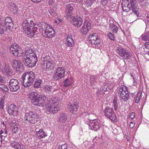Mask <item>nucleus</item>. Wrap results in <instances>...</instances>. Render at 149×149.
Listing matches in <instances>:
<instances>
[{
    "label": "nucleus",
    "instance_id": "1",
    "mask_svg": "<svg viewBox=\"0 0 149 149\" xmlns=\"http://www.w3.org/2000/svg\"><path fill=\"white\" fill-rule=\"evenodd\" d=\"M36 25L35 24L33 23V21L31 20H24L22 24L23 32L31 36H34L35 34L34 31L38 29L37 26L40 27L38 24L37 25V26H34Z\"/></svg>",
    "mask_w": 149,
    "mask_h": 149
},
{
    "label": "nucleus",
    "instance_id": "2",
    "mask_svg": "<svg viewBox=\"0 0 149 149\" xmlns=\"http://www.w3.org/2000/svg\"><path fill=\"white\" fill-rule=\"evenodd\" d=\"M35 77V74L33 72H26L22 75L21 81L25 87H27L32 84Z\"/></svg>",
    "mask_w": 149,
    "mask_h": 149
},
{
    "label": "nucleus",
    "instance_id": "3",
    "mask_svg": "<svg viewBox=\"0 0 149 149\" xmlns=\"http://www.w3.org/2000/svg\"><path fill=\"white\" fill-rule=\"evenodd\" d=\"M13 24L12 22V19L10 17H7L5 20V24L4 22L0 20V33H3L4 31V28L6 30L9 29L10 31L13 26Z\"/></svg>",
    "mask_w": 149,
    "mask_h": 149
},
{
    "label": "nucleus",
    "instance_id": "4",
    "mask_svg": "<svg viewBox=\"0 0 149 149\" xmlns=\"http://www.w3.org/2000/svg\"><path fill=\"white\" fill-rule=\"evenodd\" d=\"M39 119V116L37 113L35 112L29 111L25 113L24 118L26 123L29 122L31 124H35Z\"/></svg>",
    "mask_w": 149,
    "mask_h": 149
},
{
    "label": "nucleus",
    "instance_id": "5",
    "mask_svg": "<svg viewBox=\"0 0 149 149\" xmlns=\"http://www.w3.org/2000/svg\"><path fill=\"white\" fill-rule=\"evenodd\" d=\"M32 56V55L30 56H24L22 58V61L25 65L28 67H33L37 62V58H35V56L33 57Z\"/></svg>",
    "mask_w": 149,
    "mask_h": 149
},
{
    "label": "nucleus",
    "instance_id": "6",
    "mask_svg": "<svg viewBox=\"0 0 149 149\" xmlns=\"http://www.w3.org/2000/svg\"><path fill=\"white\" fill-rule=\"evenodd\" d=\"M116 51L117 54L124 59H129L132 56L131 53L120 47H117L116 49Z\"/></svg>",
    "mask_w": 149,
    "mask_h": 149
},
{
    "label": "nucleus",
    "instance_id": "7",
    "mask_svg": "<svg viewBox=\"0 0 149 149\" xmlns=\"http://www.w3.org/2000/svg\"><path fill=\"white\" fill-rule=\"evenodd\" d=\"M39 96L38 93L33 92L30 93L28 95L29 98L33 104L41 106L42 105V102L39 99Z\"/></svg>",
    "mask_w": 149,
    "mask_h": 149
},
{
    "label": "nucleus",
    "instance_id": "8",
    "mask_svg": "<svg viewBox=\"0 0 149 149\" xmlns=\"http://www.w3.org/2000/svg\"><path fill=\"white\" fill-rule=\"evenodd\" d=\"M65 70L64 68L58 67L54 71L55 74L53 78L56 80L60 79L65 76Z\"/></svg>",
    "mask_w": 149,
    "mask_h": 149
},
{
    "label": "nucleus",
    "instance_id": "9",
    "mask_svg": "<svg viewBox=\"0 0 149 149\" xmlns=\"http://www.w3.org/2000/svg\"><path fill=\"white\" fill-rule=\"evenodd\" d=\"M20 86L19 81L17 79L13 78L10 80L9 87L10 91L11 92L17 91L19 89Z\"/></svg>",
    "mask_w": 149,
    "mask_h": 149
},
{
    "label": "nucleus",
    "instance_id": "10",
    "mask_svg": "<svg viewBox=\"0 0 149 149\" xmlns=\"http://www.w3.org/2000/svg\"><path fill=\"white\" fill-rule=\"evenodd\" d=\"M104 112L106 116L112 121H115L117 120L115 114L111 108L106 107L104 110Z\"/></svg>",
    "mask_w": 149,
    "mask_h": 149
},
{
    "label": "nucleus",
    "instance_id": "11",
    "mask_svg": "<svg viewBox=\"0 0 149 149\" xmlns=\"http://www.w3.org/2000/svg\"><path fill=\"white\" fill-rule=\"evenodd\" d=\"M8 112L10 115L16 116L18 113V107L14 104H8L7 107Z\"/></svg>",
    "mask_w": 149,
    "mask_h": 149
},
{
    "label": "nucleus",
    "instance_id": "12",
    "mask_svg": "<svg viewBox=\"0 0 149 149\" xmlns=\"http://www.w3.org/2000/svg\"><path fill=\"white\" fill-rule=\"evenodd\" d=\"M18 45L15 44L11 46L10 50L11 52L15 56L20 57L22 56V51Z\"/></svg>",
    "mask_w": 149,
    "mask_h": 149
},
{
    "label": "nucleus",
    "instance_id": "13",
    "mask_svg": "<svg viewBox=\"0 0 149 149\" xmlns=\"http://www.w3.org/2000/svg\"><path fill=\"white\" fill-rule=\"evenodd\" d=\"M88 126L89 129L95 131L97 130L100 127V121L98 119L91 120Z\"/></svg>",
    "mask_w": 149,
    "mask_h": 149
},
{
    "label": "nucleus",
    "instance_id": "14",
    "mask_svg": "<svg viewBox=\"0 0 149 149\" xmlns=\"http://www.w3.org/2000/svg\"><path fill=\"white\" fill-rule=\"evenodd\" d=\"M10 62L11 65L17 71H20L23 70V64L20 61L15 59L11 61Z\"/></svg>",
    "mask_w": 149,
    "mask_h": 149
},
{
    "label": "nucleus",
    "instance_id": "15",
    "mask_svg": "<svg viewBox=\"0 0 149 149\" xmlns=\"http://www.w3.org/2000/svg\"><path fill=\"white\" fill-rule=\"evenodd\" d=\"M46 109L47 113H57L59 110V107L56 104H48Z\"/></svg>",
    "mask_w": 149,
    "mask_h": 149
},
{
    "label": "nucleus",
    "instance_id": "16",
    "mask_svg": "<svg viewBox=\"0 0 149 149\" xmlns=\"http://www.w3.org/2000/svg\"><path fill=\"white\" fill-rule=\"evenodd\" d=\"M68 20H70L71 23L73 25L78 27H80L83 22V20L80 17L76 18L73 16L69 18Z\"/></svg>",
    "mask_w": 149,
    "mask_h": 149
},
{
    "label": "nucleus",
    "instance_id": "17",
    "mask_svg": "<svg viewBox=\"0 0 149 149\" xmlns=\"http://www.w3.org/2000/svg\"><path fill=\"white\" fill-rule=\"evenodd\" d=\"M91 28V26L90 22L88 21H86L84 23L82 28L81 29V33L84 35H86Z\"/></svg>",
    "mask_w": 149,
    "mask_h": 149
},
{
    "label": "nucleus",
    "instance_id": "18",
    "mask_svg": "<svg viewBox=\"0 0 149 149\" xmlns=\"http://www.w3.org/2000/svg\"><path fill=\"white\" fill-rule=\"evenodd\" d=\"M11 146L15 149H26V147L23 144L15 141L11 143Z\"/></svg>",
    "mask_w": 149,
    "mask_h": 149
},
{
    "label": "nucleus",
    "instance_id": "19",
    "mask_svg": "<svg viewBox=\"0 0 149 149\" xmlns=\"http://www.w3.org/2000/svg\"><path fill=\"white\" fill-rule=\"evenodd\" d=\"M68 107L69 108L70 111L72 113L76 112L78 107V103L77 102H74L73 104L70 103L68 105Z\"/></svg>",
    "mask_w": 149,
    "mask_h": 149
},
{
    "label": "nucleus",
    "instance_id": "20",
    "mask_svg": "<svg viewBox=\"0 0 149 149\" xmlns=\"http://www.w3.org/2000/svg\"><path fill=\"white\" fill-rule=\"evenodd\" d=\"M54 63L52 60L43 65V68L46 70H50L53 69Z\"/></svg>",
    "mask_w": 149,
    "mask_h": 149
},
{
    "label": "nucleus",
    "instance_id": "21",
    "mask_svg": "<svg viewBox=\"0 0 149 149\" xmlns=\"http://www.w3.org/2000/svg\"><path fill=\"white\" fill-rule=\"evenodd\" d=\"M73 8L71 5L69 4L67 6L66 10V18L69 19V18L73 16L71 15V13L73 10Z\"/></svg>",
    "mask_w": 149,
    "mask_h": 149
},
{
    "label": "nucleus",
    "instance_id": "22",
    "mask_svg": "<svg viewBox=\"0 0 149 149\" xmlns=\"http://www.w3.org/2000/svg\"><path fill=\"white\" fill-rule=\"evenodd\" d=\"M25 51L26 54L24 56H32L33 57L35 56L36 58H37V56L36 54L34 53V51L32 49H30L29 48L26 47L25 49Z\"/></svg>",
    "mask_w": 149,
    "mask_h": 149
},
{
    "label": "nucleus",
    "instance_id": "23",
    "mask_svg": "<svg viewBox=\"0 0 149 149\" xmlns=\"http://www.w3.org/2000/svg\"><path fill=\"white\" fill-rule=\"evenodd\" d=\"M8 9L13 14L17 15L18 14V10L16 6L13 3H11L8 7Z\"/></svg>",
    "mask_w": 149,
    "mask_h": 149
},
{
    "label": "nucleus",
    "instance_id": "24",
    "mask_svg": "<svg viewBox=\"0 0 149 149\" xmlns=\"http://www.w3.org/2000/svg\"><path fill=\"white\" fill-rule=\"evenodd\" d=\"M4 67L2 70L3 73L10 76L12 74L11 70L10 68L7 64H5L3 65Z\"/></svg>",
    "mask_w": 149,
    "mask_h": 149
},
{
    "label": "nucleus",
    "instance_id": "25",
    "mask_svg": "<svg viewBox=\"0 0 149 149\" xmlns=\"http://www.w3.org/2000/svg\"><path fill=\"white\" fill-rule=\"evenodd\" d=\"M67 119V116L64 113H61L59 116L58 121L60 123H65Z\"/></svg>",
    "mask_w": 149,
    "mask_h": 149
},
{
    "label": "nucleus",
    "instance_id": "26",
    "mask_svg": "<svg viewBox=\"0 0 149 149\" xmlns=\"http://www.w3.org/2000/svg\"><path fill=\"white\" fill-rule=\"evenodd\" d=\"M119 96L120 99L121 100H123L124 101H126L129 98V95L128 93H123L119 94Z\"/></svg>",
    "mask_w": 149,
    "mask_h": 149
},
{
    "label": "nucleus",
    "instance_id": "27",
    "mask_svg": "<svg viewBox=\"0 0 149 149\" xmlns=\"http://www.w3.org/2000/svg\"><path fill=\"white\" fill-rule=\"evenodd\" d=\"M43 89L46 92L48 93H51L55 91L53 87L49 85H46L44 87Z\"/></svg>",
    "mask_w": 149,
    "mask_h": 149
},
{
    "label": "nucleus",
    "instance_id": "28",
    "mask_svg": "<svg viewBox=\"0 0 149 149\" xmlns=\"http://www.w3.org/2000/svg\"><path fill=\"white\" fill-rule=\"evenodd\" d=\"M36 135L40 139L45 138L47 136L42 129H40L39 131H37L36 133Z\"/></svg>",
    "mask_w": 149,
    "mask_h": 149
},
{
    "label": "nucleus",
    "instance_id": "29",
    "mask_svg": "<svg viewBox=\"0 0 149 149\" xmlns=\"http://www.w3.org/2000/svg\"><path fill=\"white\" fill-rule=\"evenodd\" d=\"M65 42L68 47H72L74 45V41L72 38H66Z\"/></svg>",
    "mask_w": 149,
    "mask_h": 149
},
{
    "label": "nucleus",
    "instance_id": "30",
    "mask_svg": "<svg viewBox=\"0 0 149 149\" xmlns=\"http://www.w3.org/2000/svg\"><path fill=\"white\" fill-rule=\"evenodd\" d=\"M124 2H123L122 3V7L124 11L127 12H129L130 11L132 10V9L130 7H129L128 6V5L124 4Z\"/></svg>",
    "mask_w": 149,
    "mask_h": 149
},
{
    "label": "nucleus",
    "instance_id": "31",
    "mask_svg": "<svg viewBox=\"0 0 149 149\" xmlns=\"http://www.w3.org/2000/svg\"><path fill=\"white\" fill-rule=\"evenodd\" d=\"M64 86L65 87H68L71 85L72 83V82L71 79L68 78H66L63 81Z\"/></svg>",
    "mask_w": 149,
    "mask_h": 149
},
{
    "label": "nucleus",
    "instance_id": "32",
    "mask_svg": "<svg viewBox=\"0 0 149 149\" xmlns=\"http://www.w3.org/2000/svg\"><path fill=\"white\" fill-rule=\"evenodd\" d=\"M42 81L40 79L36 81L34 84V88H39L41 87L42 84Z\"/></svg>",
    "mask_w": 149,
    "mask_h": 149
},
{
    "label": "nucleus",
    "instance_id": "33",
    "mask_svg": "<svg viewBox=\"0 0 149 149\" xmlns=\"http://www.w3.org/2000/svg\"><path fill=\"white\" fill-rule=\"evenodd\" d=\"M5 98L6 97L3 96L0 99V108L1 109H3L4 108L5 102Z\"/></svg>",
    "mask_w": 149,
    "mask_h": 149
},
{
    "label": "nucleus",
    "instance_id": "34",
    "mask_svg": "<svg viewBox=\"0 0 149 149\" xmlns=\"http://www.w3.org/2000/svg\"><path fill=\"white\" fill-rule=\"evenodd\" d=\"M55 33V31L53 29V28L52 29H50V30H49V31H48L47 32L45 33V34L47 35V36L46 37H49L50 36H52L53 37V36L54 35Z\"/></svg>",
    "mask_w": 149,
    "mask_h": 149
},
{
    "label": "nucleus",
    "instance_id": "35",
    "mask_svg": "<svg viewBox=\"0 0 149 149\" xmlns=\"http://www.w3.org/2000/svg\"><path fill=\"white\" fill-rule=\"evenodd\" d=\"M122 92L128 93L126 87L124 86H121L119 89V94L122 93Z\"/></svg>",
    "mask_w": 149,
    "mask_h": 149
},
{
    "label": "nucleus",
    "instance_id": "36",
    "mask_svg": "<svg viewBox=\"0 0 149 149\" xmlns=\"http://www.w3.org/2000/svg\"><path fill=\"white\" fill-rule=\"evenodd\" d=\"M110 26L111 28V30L113 33H116L117 32L118 28L116 25L112 24L110 25Z\"/></svg>",
    "mask_w": 149,
    "mask_h": 149
},
{
    "label": "nucleus",
    "instance_id": "37",
    "mask_svg": "<svg viewBox=\"0 0 149 149\" xmlns=\"http://www.w3.org/2000/svg\"><path fill=\"white\" fill-rule=\"evenodd\" d=\"M45 24L44 26L45 27L44 28V30L45 31V33L47 32L48 31L50 30V29L52 28L51 26L50 25L48 24H46L44 22Z\"/></svg>",
    "mask_w": 149,
    "mask_h": 149
},
{
    "label": "nucleus",
    "instance_id": "38",
    "mask_svg": "<svg viewBox=\"0 0 149 149\" xmlns=\"http://www.w3.org/2000/svg\"><path fill=\"white\" fill-rule=\"evenodd\" d=\"M97 79V76H96L92 75L91 76L90 78L91 84H95V83L96 82Z\"/></svg>",
    "mask_w": 149,
    "mask_h": 149
},
{
    "label": "nucleus",
    "instance_id": "39",
    "mask_svg": "<svg viewBox=\"0 0 149 149\" xmlns=\"http://www.w3.org/2000/svg\"><path fill=\"white\" fill-rule=\"evenodd\" d=\"M0 90H3L5 92H8L9 91V89L7 86L5 85L0 84Z\"/></svg>",
    "mask_w": 149,
    "mask_h": 149
},
{
    "label": "nucleus",
    "instance_id": "40",
    "mask_svg": "<svg viewBox=\"0 0 149 149\" xmlns=\"http://www.w3.org/2000/svg\"><path fill=\"white\" fill-rule=\"evenodd\" d=\"M52 60V59L50 58V57L48 56H46L43 57V61L44 64L49 62L50 61Z\"/></svg>",
    "mask_w": 149,
    "mask_h": 149
},
{
    "label": "nucleus",
    "instance_id": "41",
    "mask_svg": "<svg viewBox=\"0 0 149 149\" xmlns=\"http://www.w3.org/2000/svg\"><path fill=\"white\" fill-rule=\"evenodd\" d=\"M113 103L115 110L116 111L118 109V104L117 100L116 98H114L113 100Z\"/></svg>",
    "mask_w": 149,
    "mask_h": 149
},
{
    "label": "nucleus",
    "instance_id": "42",
    "mask_svg": "<svg viewBox=\"0 0 149 149\" xmlns=\"http://www.w3.org/2000/svg\"><path fill=\"white\" fill-rule=\"evenodd\" d=\"M91 38H88L89 39H91ZM98 38H95L93 39H90L89 40H90L91 43V44L96 45L99 43V42L97 41V40H98Z\"/></svg>",
    "mask_w": 149,
    "mask_h": 149
},
{
    "label": "nucleus",
    "instance_id": "43",
    "mask_svg": "<svg viewBox=\"0 0 149 149\" xmlns=\"http://www.w3.org/2000/svg\"><path fill=\"white\" fill-rule=\"evenodd\" d=\"M47 102L49 104H55L57 101V100L55 98L53 97Z\"/></svg>",
    "mask_w": 149,
    "mask_h": 149
},
{
    "label": "nucleus",
    "instance_id": "44",
    "mask_svg": "<svg viewBox=\"0 0 149 149\" xmlns=\"http://www.w3.org/2000/svg\"><path fill=\"white\" fill-rule=\"evenodd\" d=\"M95 1V0H86V4L87 6L90 7Z\"/></svg>",
    "mask_w": 149,
    "mask_h": 149
},
{
    "label": "nucleus",
    "instance_id": "45",
    "mask_svg": "<svg viewBox=\"0 0 149 149\" xmlns=\"http://www.w3.org/2000/svg\"><path fill=\"white\" fill-rule=\"evenodd\" d=\"M18 129L17 127L15 125L12 129L11 132L13 133L16 134L18 132Z\"/></svg>",
    "mask_w": 149,
    "mask_h": 149
},
{
    "label": "nucleus",
    "instance_id": "46",
    "mask_svg": "<svg viewBox=\"0 0 149 149\" xmlns=\"http://www.w3.org/2000/svg\"><path fill=\"white\" fill-rule=\"evenodd\" d=\"M67 145L66 143L60 145L58 146V149H67Z\"/></svg>",
    "mask_w": 149,
    "mask_h": 149
},
{
    "label": "nucleus",
    "instance_id": "47",
    "mask_svg": "<svg viewBox=\"0 0 149 149\" xmlns=\"http://www.w3.org/2000/svg\"><path fill=\"white\" fill-rule=\"evenodd\" d=\"M39 99L40 100H43L44 101H46L47 99V98L46 97V96L45 95H39ZM41 102H42V101H41Z\"/></svg>",
    "mask_w": 149,
    "mask_h": 149
},
{
    "label": "nucleus",
    "instance_id": "48",
    "mask_svg": "<svg viewBox=\"0 0 149 149\" xmlns=\"http://www.w3.org/2000/svg\"><path fill=\"white\" fill-rule=\"evenodd\" d=\"M24 40L25 41H24L23 42L24 44L27 45L28 44L30 43V41L28 38H25L24 39Z\"/></svg>",
    "mask_w": 149,
    "mask_h": 149
},
{
    "label": "nucleus",
    "instance_id": "49",
    "mask_svg": "<svg viewBox=\"0 0 149 149\" xmlns=\"http://www.w3.org/2000/svg\"><path fill=\"white\" fill-rule=\"evenodd\" d=\"M145 45L146 49L148 50L147 52H149V42L145 43Z\"/></svg>",
    "mask_w": 149,
    "mask_h": 149
},
{
    "label": "nucleus",
    "instance_id": "50",
    "mask_svg": "<svg viewBox=\"0 0 149 149\" xmlns=\"http://www.w3.org/2000/svg\"><path fill=\"white\" fill-rule=\"evenodd\" d=\"M5 81V78L0 75V82L1 83H4Z\"/></svg>",
    "mask_w": 149,
    "mask_h": 149
},
{
    "label": "nucleus",
    "instance_id": "51",
    "mask_svg": "<svg viewBox=\"0 0 149 149\" xmlns=\"http://www.w3.org/2000/svg\"><path fill=\"white\" fill-rule=\"evenodd\" d=\"M134 123L132 121H131L130 124V127L132 129L134 126Z\"/></svg>",
    "mask_w": 149,
    "mask_h": 149
},
{
    "label": "nucleus",
    "instance_id": "52",
    "mask_svg": "<svg viewBox=\"0 0 149 149\" xmlns=\"http://www.w3.org/2000/svg\"><path fill=\"white\" fill-rule=\"evenodd\" d=\"M135 116V114L134 112L132 113L130 115V118L132 119H133Z\"/></svg>",
    "mask_w": 149,
    "mask_h": 149
},
{
    "label": "nucleus",
    "instance_id": "53",
    "mask_svg": "<svg viewBox=\"0 0 149 149\" xmlns=\"http://www.w3.org/2000/svg\"><path fill=\"white\" fill-rule=\"evenodd\" d=\"M141 37H149V32H147L145 35H142Z\"/></svg>",
    "mask_w": 149,
    "mask_h": 149
},
{
    "label": "nucleus",
    "instance_id": "54",
    "mask_svg": "<svg viewBox=\"0 0 149 149\" xmlns=\"http://www.w3.org/2000/svg\"><path fill=\"white\" fill-rule=\"evenodd\" d=\"M102 4L104 6L106 5L107 3V0H102L101 2Z\"/></svg>",
    "mask_w": 149,
    "mask_h": 149
},
{
    "label": "nucleus",
    "instance_id": "55",
    "mask_svg": "<svg viewBox=\"0 0 149 149\" xmlns=\"http://www.w3.org/2000/svg\"><path fill=\"white\" fill-rule=\"evenodd\" d=\"M62 21V20L60 19H58L57 20H55V22L57 24H59V23L61 22Z\"/></svg>",
    "mask_w": 149,
    "mask_h": 149
},
{
    "label": "nucleus",
    "instance_id": "56",
    "mask_svg": "<svg viewBox=\"0 0 149 149\" xmlns=\"http://www.w3.org/2000/svg\"><path fill=\"white\" fill-rule=\"evenodd\" d=\"M2 134H3L1 135V139H3V140H4L5 137L7 135L6 133H4Z\"/></svg>",
    "mask_w": 149,
    "mask_h": 149
},
{
    "label": "nucleus",
    "instance_id": "57",
    "mask_svg": "<svg viewBox=\"0 0 149 149\" xmlns=\"http://www.w3.org/2000/svg\"><path fill=\"white\" fill-rule=\"evenodd\" d=\"M107 35L108 37H114V35L111 33L108 32L107 33Z\"/></svg>",
    "mask_w": 149,
    "mask_h": 149
},
{
    "label": "nucleus",
    "instance_id": "58",
    "mask_svg": "<svg viewBox=\"0 0 149 149\" xmlns=\"http://www.w3.org/2000/svg\"><path fill=\"white\" fill-rule=\"evenodd\" d=\"M133 13V12L132 13H131V15L130 16V17L131 18V19H132V20L134 21H135L136 19H137V17L138 16H137L136 17V19H135V20H134V16L133 15H132V14Z\"/></svg>",
    "mask_w": 149,
    "mask_h": 149
},
{
    "label": "nucleus",
    "instance_id": "59",
    "mask_svg": "<svg viewBox=\"0 0 149 149\" xmlns=\"http://www.w3.org/2000/svg\"><path fill=\"white\" fill-rule=\"evenodd\" d=\"M90 36H91L92 37H96L97 36V34L95 33H93L92 34H91V35H89V37H90Z\"/></svg>",
    "mask_w": 149,
    "mask_h": 149
},
{
    "label": "nucleus",
    "instance_id": "60",
    "mask_svg": "<svg viewBox=\"0 0 149 149\" xmlns=\"http://www.w3.org/2000/svg\"><path fill=\"white\" fill-rule=\"evenodd\" d=\"M140 100V98L139 97H136V100H135V102L137 103H138Z\"/></svg>",
    "mask_w": 149,
    "mask_h": 149
},
{
    "label": "nucleus",
    "instance_id": "61",
    "mask_svg": "<svg viewBox=\"0 0 149 149\" xmlns=\"http://www.w3.org/2000/svg\"><path fill=\"white\" fill-rule=\"evenodd\" d=\"M34 3H38L40 2L41 0H31Z\"/></svg>",
    "mask_w": 149,
    "mask_h": 149
},
{
    "label": "nucleus",
    "instance_id": "62",
    "mask_svg": "<svg viewBox=\"0 0 149 149\" xmlns=\"http://www.w3.org/2000/svg\"><path fill=\"white\" fill-rule=\"evenodd\" d=\"M141 92H139L138 94L137 97H139L140 98L141 96Z\"/></svg>",
    "mask_w": 149,
    "mask_h": 149
},
{
    "label": "nucleus",
    "instance_id": "63",
    "mask_svg": "<svg viewBox=\"0 0 149 149\" xmlns=\"http://www.w3.org/2000/svg\"><path fill=\"white\" fill-rule=\"evenodd\" d=\"M41 24V23L40 22L38 24L40 25V27H41V29L42 30H43V24L42 25H41V24Z\"/></svg>",
    "mask_w": 149,
    "mask_h": 149
},
{
    "label": "nucleus",
    "instance_id": "64",
    "mask_svg": "<svg viewBox=\"0 0 149 149\" xmlns=\"http://www.w3.org/2000/svg\"><path fill=\"white\" fill-rule=\"evenodd\" d=\"M142 38V40H144V41H146L148 40V38Z\"/></svg>",
    "mask_w": 149,
    "mask_h": 149
}]
</instances>
